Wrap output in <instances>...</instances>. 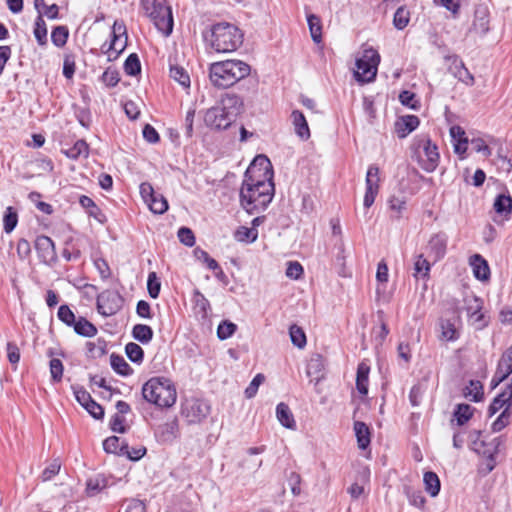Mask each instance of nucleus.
<instances>
[{
  "label": "nucleus",
  "instance_id": "obj_4",
  "mask_svg": "<svg viewBox=\"0 0 512 512\" xmlns=\"http://www.w3.org/2000/svg\"><path fill=\"white\" fill-rule=\"evenodd\" d=\"M143 398L160 408L172 407L177 399V392L172 381L165 377H153L142 387Z\"/></svg>",
  "mask_w": 512,
  "mask_h": 512
},
{
  "label": "nucleus",
  "instance_id": "obj_40",
  "mask_svg": "<svg viewBox=\"0 0 512 512\" xmlns=\"http://www.w3.org/2000/svg\"><path fill=\"white\" fill-rule=\"evenodd\" d=\"M147 204L149 209L155 214H163L168 209V202L166 198L159 193H156Z\"/></svg>",
  "mask_w": 512,
  "mask_h": 512
},
{
  "label": "nucleus",
  "instance_id": "obj_52",
  "mask_svg": "<svg viewBox=\"0 0 512 512\" xmlns=\"http://www.w3.org/2000/svg\"><path fill=\"white\" fill-rule=\"evenodd\" d=\"M236 324L230 321H222L217 328V336L221 340L230 338L236 331Z\"/></svg>",
  "mask_w": 512,
  "mask_h": 512
},
{
  "label": "nucleus",
  "instance_id": "obj_7",
  "mask_svg": "<svg viewBox=\"0 0 512 512\" xmlns=\"http://www.w3.org/2000/svg\"><path fill=\"white\" fill-rule=\"evenodd\" d=\"M380 62V55L372 48L366 49L363 56L356 60V79L360 82H370L374 80L377 73V66Z\"/></svg>",
  "mask_w": 512,
  "mask_h": 512
},
{
  "label": "nucleus",
  "instance_id": "obj_38",
  "mask_svg": "<svg viewBox=\"0 0 512 512\" xmlns=\"http://www.w3.org/2000/svg\"><path fill=\"white\" fill-rule=\"evenodd\" d=\"M65 155L71 159H78L80 156H88V145L84 140H78L75 144L64 151Z\"/></svg>",
  "mask_w": 512,
  "mask_h": 512
},
{
  "label": "nucleus",
  "instance_id": "obj_53",
  "mask_svg": "<svg viewBox=\"0 0 512 512\" xmlns=\"http://www.w3.org/2000/svg\"><path fill=\"white\" fill-rule=\"evenodd\" d=\"M511 412L505 407L497 419L492 423V431L499 432L510 423Z\"/></svg>",
  "mask_w": 512,
  "mask_h": 512
},
{
  "label": "nucleus",
  "instance_id": "obj_31",
  "mask_svg": "<svg viewBox=\"0 0 512 512\" xmlns=\"http://www.w3.org/2000/svg\"><path fill=\"white\" fill-rule=\"evenodd\" d=\"M132 336L142 344H148L153 338V330L145 324H136L132 329Z\"/></svg>",
  "mask_w": 512,
  "mask_h": 512
},
{
  "label": "nucleus",
  "instance_id": "obj_23",
  "mask_svg": "<svg viewBox=\"0 0 512 512\" xmlns=\"http://www.w3.org/2000/svg\"><path fill=\"white\" fill-rule=\"evenodd\" d=\"M354 431L357 438L358 447L362 450L366 449L370 444L369 427L362 421H355Z\"/></svg>",
  "mask_w": 512,
  "mask_h": 512
},
{
  "label": "nucleus",
  "instance_id": "obj_18",
  "mask_svg": "<svg viewBox=\"0 0 512 512\" xmlns=\"http://www.w3.org/2000/svg\"><path fill=\"white\" fill-rule=\"evenodd\" d=\"M420 124V120L415 115H406L401 117L395 123V129L399 138H405L409 133L414 131Z\"/></svg>",
  "mask_w": 512,
  "mask_h": 512
},
{
  "label": "nucleus",
  "instance_id": "obj_32",
  "mask_svg": "<svg viewBox=\"0 0 512 512\" xmlns=\"http://www.w3.org/2000/svg\"><path fill=\"white\" fill-rule=\"evenodd\" d=\"M511 406H512L511 394L510 393L507 394L502 391L499 395H497L494 398V400L492 401V403L489 406L488 411H489L490 415H494L499 410H501L503 407H509V409H510Z\"/></svg>",
  "mask_w": 512,
  "mask_h": 512
},
{
  "label": "nucleus",
  "instance_id": "obj_37",
  "mask_svg": "<svg viewBox=\"0 0 512 512\" xmlns=\"http://www.w3.org/2000/svg\"><path fill=\"white\" fill-rule=\"evenodd\" d=\"M234 237L237 241L240 242L253 243L256 241L258 237V231L254 227L248 228L245 226H241L236 230Z\"/></svg>",
  "mask_w": 512,
  "mask_h": 512
},
{
  "label": "nucleus",
  "instance_id": "obj_64",
  "mask_svg": "<svg viewBox=\"0 0 512 512\" xmlns=\"http://www.w3.org/2000/svg\"><path fill=\"white\" fill-rule=\"evenodd\" d=\"M119 80V74L114 69H107L102 75V81L109 87L116 86Z\"/></svg>",
  "mask_w": 512,
  "mask_h": 512
},
{
  "label": "nucleus",
  "instance_id": "obj_61",
  "mask_svg": "<svg viewBox=\"0 0 512 512\" xmlns=\"http://www.w3.org/2000/svg\"><path fill=\"white\" fill-rule=\"evenodd\" d=\"M472 149L477 153H482L484 156L488 157L491 155V149L485 143V141L481 138H474L470 141Z\"/></svg>",
  "mask_w": 512,
  "mask_h": 512
},
{
  "label": "nucleus",
  "instance_id": "obj_2",
  "mask_svg": "<svg viewBox=\"0 0 512 512\" xmlns=\"http://www.w3.org/2000/svg\"><path fill=\"white\" fill-rule=\"evenodd\" d=\"M206 43L217 53H231L243 43L244 35L234 24L219 22L204 32Z\"/></svg>",
  "mask_w": 512,
  "mask_h": 512
},
{
  "label": "nucleus",
  "instance_id": "obj_57",
  "mask_svg": "<svg viewBox=\"0 0 512 512\" xmlns=\"http://www.w3.org/2000/svg\"><path fill=\"white\" fill-rule=\"evenodd\" d=\"M194 255L197 258V260L205 263L209 269L216 270L218 268V262L215 259L211 258L206 251L200 248H196L194 250Z\"/></svg>",
  "mask_w": 512,
  "mask_h": 512
},
{
  "label": "nucleus",
  "instance_id": "obj_43",
  "mask_svg": "<svg viewBox=\"0 0 512 512\" xmlns=\"http://www.w3.org/2000/svg\"><path fill=\"white\" fill-rule=\"evenodd\" d=\"M409 20H410V13L406 9V7H404V6L399 7L394 14V18H393L394 26L398 30H403L408 25Z\"/></svg>",
  "mask_w": 512,
  "mask_h": 512
},
{
  "label": "nucleus",
  "instance_id": "obj_48",
  "mask_svg": "<svg viewBox=\"0 0 512 512\" xmlns=\"http://www.w3.org/2000/svg\"><path fill=\"white\" fill-rule=\"evenodd\" d=\"M504 443V437L499 436L493 438L491 441L486 442V446L483 447L482 456L496 457L500 450V446Z\"/></svg>",
  "mask_w": 512,
  "mask_h": 512
},
{
  "label": "nucleus",
  "instance_id": "obj_28",
  "mask_svg": "<svg viewBox=\"0 0 512 512\" xmlns=\"http://www.w3.org/2000/svg\"><path fill=\"white\" fill-rule=\"evenodd\" d=\"M474 411H475V408L469 404H466V403L458 404L453 413V416L457 422V425L462 426L465 423H467L473 416Z\"/></svg>",
  "mask_w": 512,
  "mask_h": 512
},
{
  "label": "nucleus",
  "instance_id": "obj_24",
  "mask_svg": "<svg viewBox=\"0 0 512 512\" xmlns=\"http://www.w3.org/2000/svg\"><path fill=\"white\" fill-rule=\"evenodd\" d=\"M423 482L425 491L431 496L436 497L440 492V479L438 475L432 471L424 473Z\"/></svg>",
  "mask_w": 512,
  "mask_h": 512
},
{
  "label": "nucleus",
  "instance_id": "obj_1",
  "mask_svg": "<svg viewBox=\"0 0 512 512\" xmlns=\"http://www.w3.org/2000/svg\"><path fill=\"white\" fill-rule=\"evenodd\" d=\"M272 167L265 155L257 156L245 172L240 189V204L249 214L260 212L274 196Z\"/></svg>",
  "mask_w": 512,
  "mask_h": 512
},
{
  "label": "nucleus",
  "instance_id": "obj_17",
  "mask_svg": "<svg viewBox=\"0 0 512 512\" xmlns=\"http://www.w3.org/2000/svg\"><path fill=\"white\" fill-rule=\"evenodd\" d=\"M449 70L456 78H458L459 81L466 85L472 86L474 84V76L465 67L463 61L457 56L451 58Z\"/></svg>",
  "mask_w": 512,
  "mask_h": 512
},
{
  "label": "nucleus",
  "instance_id": "obj_59",
  "mask_svg": "<svg viewBox=\"0 0 512 512\" xmlns=\"http://www.w3.org/2000/svg\"><path fill=\"white\" fill-rule=\"evenodd\" d=\"M178 238L182 244L188 247H192L195 244V236L190 228L181 227L178 230Z\"/></svg>",
  "mask_w": 512,
  "mask_h": 512
},
{
  "label": "nucleus",
  "instance_id": "obj_29",
  "mask_svg": "<svg viewBox=\"0 0 512 512\" xmlns=\"http://www.w3.org/2000/svg\"><path fill=\"white\" fill-rule=\"evenodd\" d=\"M87 355L91 358H100L107 353V342L98 338L86 343Z\"/></svg>",
  "mask_w": 512,
  "mask_h": 512
},
{
  "label": "nucleus",
  "instance_id": "obj_60",
  "mask_svg": "<svg viewBox=\"0 0 512 512\" xmlns=\"http://www.w3.org/2000/svg\"><path fill=\"white\" fill-rule=\"evenodd\" d=\"M399 100L404 106H407L411 109L417 110L419 107L417 101L415 100V94L408 90H404L400 93Z\"/></svg>",
  "mask_w": 512,
  "mask_h": 512
},
{
  "label": "nucleus",
  "instance_id": "obj_33",
  "mask_svg": "<svg viewBox=\"0 0 512 512\" xmlns=\"http://www.w3.org/2000/svg\"><path fill=\"white\" fill-rule=\"evenodd\" d=\"M473 27L474 30L481 35L489 31V19L485 9L476 11Z\"/></svg>",
  "mask_w": 512,
  "mask_h": 512
},
{
  "label": "nucleus",
  "instance_id": "obj_6",
  "mask_svg": "<svg viewBox=\"0 0 512 512\" xmlns=\"http://www.w3.org/2000/svg\"><path fill=\"white\" fill-rule=\"evenodd\" d=\"M413 149L417 155L418 163L426 172L436 170L440 160L438 147L428 136H419L414 139Z\"/></svg>",
  "mask_w": 512,
  "mask_h": 512
},
{
  "label": "nucleus",
  "instance_id": "obj_11",
  "mask_svg": "<svg viewBox=\"0 0 512 512\" xmlns=\"http://www.w3.org/2000/svg\"><path fill=\"white\" fill-rule=\"evenodd\" d=\"M121 307L122 298L115 291L106 290L97 297V310L103 316L114 315Z\"/></svg>",
  "mask_w": 512,
  "mask_h": 512
},
{
  "label": "nucleus",
  "instance_id": "obj_36",
  "mask_svg": "<svg viewBox=\"0 0 512 512\" xmlns=\"http://www.w3.org/2000/svg\"><path fill=\"white\" fill-rule=\"evenodd\" d=\"M440 339L443 341H454L458 338L456 328L449 320H440Z\"/></svg>",
  "mask_w": 512,
  "mask_h": 512
},
{
  "label": "nucleus",
  "instance_id": "obj_54",
  "mask_svg": "<svg viewBox=\"0 0 512 512\" xmlns=\"http://www.w3.org/2000/svg\"><path fill=\"white\" fill-rule=\"evenodd\" d=\"M483 387L479 381H470V384L468 387H466L465 396L471 397L472 400L475 402H478L483 397Z\"/></svg>",
  "mask_w": 512,
  "mask_h": 512
},
{
  "label": "nucleus",
  "instance_id": "obj_21",
  "mask_svg": "<svg viewBox=\"0 0 512 512\" xmlns=\"http://www.w3.org/2000/svg\"><path fill=\"white\" fill-rule=\"evenodd\" d=\"M107 486L108 480L104 475L98 474L94 477H90L86 482V494L89 497H93Z\"/></svg>",
  "mask_w": 512,
  "mask_h": 512
},
{
  "label": "nucleus",
  "instance_id": "obj_46",
  "mask_svg": "<svg viewBox=\"0 0 512 512\" xmlns=\"http://www.w3.org/2000/svg\"><path fill=\"white\" fill-rule=\"evenodd\" d=\"M494 209L499 214L510 213L512 209V198L509 195H499L494 202Z\"/></svg>",
  "mask_w": 512,
  "mask_h": 512
},
{
  "label": "nucleus",
  "instance_id": "obj_22",
  "mask_svg": "<svg viewBox=\"0 0 512 512\" xmlns=\"http://www.w3.org/2000/svg\"><path fill=\"white\" fill-rule=\"evenodd\" d=\"M471 265L473 267L474 276L479 280H487L490 275L489 266L484 258L480 255L475 254L471 258Z\"/></svg>",
  "mask_w": 512,
  "mask_h": 512
},
{
  "label": "nucleus",
  "instance_id": "obj_5",
  "mask_svg": "<svg viewBox=\"0 0 512 512\" xmlns=\"http://www.w3.org/2000/svg\"><path fill=\"white\" fill-rule=\"evenodd\" d=\"M242 101L236 95H227L220 105L209 108L204 114L205 124L216 130L227 129L234 121Z\"/></svg>",
  "mask_w": 512,
  "mask_h": 512
},
{
  "label": "nucleus",
  "instance_id": "obj_51",
  "mask_svg": "<svg viewBox=\"0 0 512 512\" xmlns=\"http://www.w3.org/2000/svg\"><path fill=\"white\" fill-rule=\"evenodd\" d=\"M147 289L151 298L156 299L159 296L161 283L155 272H150L148 274Z\"/></svg>",
  "mask_w": 512,
  "mask_h": 512
},
{
  "label": "nucleus",
  "instance_id": "obj_16",
  "mask_svg": "<svg viewBox=\"0 0 512 512\" xmlns=\"http://www.w3.org/2000/svg\"><path fill=\"white\" fill-rule=\"evenodd\" d=\"M156 436L161 442H172L178 437L179 424L176 418L159 425L155 431Z\"/></svg>",
  "mask_w": 512,
  "mask_h": 512
},
{
  "label": "nucleus",
  "instance_id": "obj_13",
  "mask_svg": "<svg viewBox=\"0 0 512 512\" xmlns=\"http://www.w3.org/2000/svg\"><path fill=\"white\" fill-rule=\"evenodd\" d=\"M512 373V345L502 354L498 361L496 371L492 377L491 385L497 387Z\"/></svg>",
  "mask_w": 512,
  "mask_h": 512
},
{
  "label": "nucleus",
  "instance_id": "obj_35",
  "mask_svg": "<svg viewBox=\"0 0 512 512\" xmlns=\"http://www.w3.org/2000/svg\"><path fill=\"white\" fill-rule=\"evenodd\" d=\"M430 268V262L423 256V254H420L416 257L413 275L415 278H428Z\"/></svg>",
  "mask_w": 512,
  "mask_h": 512
},
{
  "label": "nucleus",
  "instance_id": "obj_14",
  "mask_svg": "<svg viewBox=\"0 0 512 512\" xmlns=\"http://www.w3.org/2000/svg\"><path fill=\"white\" fill-rule=\"evenodd\" d=\"M35 249L43 263L52 264L56 261L55 246L50 237L45 235L38 236L35 241Z\"/></svg>",
  "mask_w": 512,
  "mask_h": 512
},
{
  "label": "nucleus",
  "instance_id": "obj_10",
  "mask_svg": "<svg viewBox=\"0 0 512 512\" xmlns=\"http://www.w3.org/2000/svg\"><path fill=\"white\" fill-rule=\"evenodd\" d=\"M380 170L379 167L376 165H370L368 167L367 173H366V179H365V195L363 199V205L366 209L370 208L374 201L376 196L379 193L380 188Z\"/></svg>",
  "mask_w": 512,
  "mask_h": 512
},
{
  "label": "nucleus",
  "instance_id": "obj_56",
  "mask_svg": "<svg viewBox=\"0 0 512 512\" xmlns=\"http://www.w3.org/2000/svg\"><path fill=\"white\" fill-rule=\"evenodd\" d=\"M51 378L54 382H60L63 376V364L61 360L53 358L49 363Z\"/></svg>",
  "mask_w": 512,
  "mask_h": 512
},
{
  "label": "nucleus",
  "instance_id": "obj_20",
  "mask_svg": "<svg viewBox=\"0 0 512 512\" xmlns=\"http://www.w3.org/2000/svg\"><path fill=\"white\" fill-rule=\"evenodd\" d=\"M370 367L362 362L358 365L357 376H356V388L358 392L365 396L368 393V382H369Z\"/></svg>",
  "mask_w": 512,
  "mask_h": 512
},
{
  "label": "nucleus",
  "instance_id": "obj_27",
  "mask_svg": "<svg viewBox=\"0 0 512 512\" xmlns=\"http://www.w3.org/2000/svg\"><path fill=\"white\" fill-rule=\"evenodd\" d=\"M72 326L74 331L83 337H93L97 334V328L84 317H79Z\"/></svg>",
  "mask_w": 512,
  "mask_h": 512
},
{
  "label": "nucleus",
  "instance_id": "obj_63",
  "mask_svg": "<svg viewBox=\"0 0 512 512\" xmlns=\"http://www.w3.org/2000/svg\"><path fill=\"white\" fill-rule=\"evenodd\" d=\"M74 395L78 403L84 408L92 401L91 395L82 387H75Z\"/></svg>",
  "mask_w": 512,
  "mask_h": 512
},
{
  "label": "nucleus",
  "instance_id": "obj_9",
  "mask_svg": "<svg viewBox=\"0 0 512 512\" xmlns=\"http://www.w3.org/2000/svg\"><path fill=\"white\" fill-rule=\"evenodd\" d=\"M111 35L112 39L110 43H104L101 47L102 51L108 55L109 61L117 59L127 45L125 25L122 22L115 21Z\"/></svg>",
  "mask_w": 512,
  "mask_h": 512
},
{
  "label": "nucleus",
  "instance_id": "obj_41",
  "mask_svg": "<svg viewBox=\"0 0 512 512\" xmlns=\"http://www.w3.org/2000/svg\"><path fill=\"white\" fill-rule=\"evenodd\" d=\"M18 223V214L13 207L9 206L6 208L3 216L4 231L11 233Z\"/></svg>",
  "mask_w": 512,
  "mask_h": 512
},
{
  "label": "nucleus",
  "instance_id": "obj_8",
  "mask_svg": "<svg viewBox=\"0 0 512 512\" xmlns=\"http://www.w3.org/2000/svg\"><path fill=\"white\" fill-rule=\"evenodd\" d=\"M210 404L202 399L188 398L182 403L181 414L189 424H199L210 414Z\"/></svg>",
  "mask_w": 512,
  "mask_h": 512
},
{
  "label": "nucleus",
  "instance_id": "obj_42",
  "mask_svg": "<svg viewBox=\"0 0 512 512\" xmlns=\"http://www.w3.org/2000/svg\"><path fill=\"white\" fill-rule=\"evenodd\" d=\"M34 36L39 45H45L47 42V28L46 23L40 14L35 21Z\"/></svg>",
  "mask_w": 512,
  "mask_h": 512
},
{
  "label": "nucleus",
  "instance_id": "obj_62",
  "mask_svg": "<svg viewBox=\"0 0 512 512\" xmlns=\"http://www.w3.org/2000/svg\"><path fill=\"white\" fill-rule=\"evenodd\" d=\"M126 512H146V504L144 501L131 498L125 501Z\"/></svg>",
  "mask_w": 512,
  "mask_h": 512
},
{
  "label": "nucleus",
  "instance_id": "obj_12",
  "mask_svg": "<svg viewBox=\"0 0 512 512\" xmlns=\"http://www.w3.org/2000/svg\"><path fill=\"white\" fill-rule=\"evenodd\" d=\"M155 21V25L164 35L171 34L173 29V18L169 7L160 5V8L154 7L146 13Z\"/></svg>",
  "mask_w": 512,
  "mask_h": 512
},
{
  "label": "nucleus",
  "instance_id": "obj_26",
  "mask_svg": "<svg viewBox=\"0 0 512 512\" xmlns=\"http://www.w3.org/2000/svg\"><path fill=\"white\" fill-rule=\"evenodd\" d=\"M103 448L107 453L124 455L125 449H128V444L117 436H111L104 440Z\"/></svg>",
  "mask_w": 512,
  "mask_h": 512
},
{
  "label": "nucleus",
  "instance_id": "obj_3",
  "mask_svg": "<svg viewBox=\"0 0 512 512\" xmlns=\"http://www.w3.org/2000/svg\"><path fill=\"white\" fill-rule=\"evenodd\" d=\"M251 67L241 60H225L212 63L209 67V78L218 88H229L249 76Z\"/></svg>",
  "mask_w": 512,
  "mask_h": 512
},
{
  "label": "nucleus",
  "instance_id": "obj_58",
  "mask_svg": "<svg viewBox=\"0 0 512 512\" xmlns=\"http://www.w3.org/2000/svg\"><path fill=\"white\" fill-rule=\"evenodd\" d=\"M58 318L68 326H72L75 322V315L67 305H61L58 309Z\"/></svg>",
  "mask_w": 512,
  "mask_h": 512
},
{
  "label": "nucleus",
  "instance_id": "obj_25",
  "mask_svg": "<svg viewBox=\"0 0 512 512\" xmlns=\"http://www.w3.org/2000/svg\"><path fill=\"white\" fill-rule=\"evenodd\" d=\"M276 416L278 421L286 428H295V420L287 404L281 402L276 407Z\"/></svg>",
  "mask_w": 512,
  "mask_h": 512
},
{
  "label": "nucleus",
  "instance_id": "obj_34",
  "mask_svg": "<svg viewBox=\"0 0 512 512\" xmlns=\"http://www.w3.org/2000/svg\"><path fill=\"white\" fill-rule=\"evenodd\" d=\"M307 22L311 37L315 43H320L322 40V25L321 20L314 14L307 15Z\"/></svg>",
  "mask_w": 512,
  "mask_h": 512
},
{
  "label": "nucleus",
  "instance_id": "obj_44",
  "mask_svg": "<svg viewBox=\"0 0 512 512\" xmlns=\"http://www.w3.org/2000/svg\"><path fill=\"white\" fill-rule=\"evenodd\" d=\"M124 70H125L126 74H128L130 76H136L137 74L140 73L141 64H140V60H139L137 54L132 53L127 57V59L124 63Z\"/></svg>",
  "mask_w": 512,
  "mask_h": 512
},
{
  "label": "nucleus",
  "instance_id": "obj_15",
  "mask_svg": "<svg viewBox=\"0 0 512 512\" xmlns=\"http://www.w3.org/2000/svg\"><path fill=\"white\" fill-rule=\"evenodd\" d=\"M447 247V237L443 233H438L433 235L427 246L426 251L429 257L433 259L434 262L442 259L446 253Z\"/></svg>",
  "mask_w": 512,
  "mask_h": 512
},
{
  "label": "nucleus",
  "instance_id": "obj_30",
  "mask_svg": "<svg viewBox=\"0 0 512 512\" xmlns=\"http://www.w3.org/2000/svg\"><path fill=\"white\" fill-rule=\"evenodd\" d=\"M110 364H111V367L113 368V370L121 376H129L133 372L130 365L120 355H117L114 353L111 354Z\"/></svg>",
  "mask_w": 512,
  "mask_h": 512
},
{
  "label": "nucleus",
  "instance_id": "obj_55",
  "mask_svg": "<svg viewBox=\"0 0 512 512\" xmlns=\"http://www.w3.org/2000/svg\"><path fill=\"white\" fill-rule=\"evenodd\" d=\"M61 468V462L59 459H54L42 472L41 479L43 482L51 480L56 476Z\"/></svg>",
  "mask_w": 512,
  "mask_h": 512
},
{
  "label": "nucleus",
  "instance_id": "obj_19",
  "mask_svg": "<svg viewBox=\"0 0 512 512\" xmlns=\"http://www.w3.org/2000/svg\"><path fill=\"white\" fill-rule=\"evenodd\" d=\"M291 118L294 125L295 133L302 140H307L310 137V129L303 113L299 110H294L291 113Z\"/></svg>",
  "mask_w": 512,
  "mask_h": 512
},
{
  "label": "nucleus",
  "instance_id": "obj_50",
  "mask_svg": "<svg viewBox=\"0 0 512 512\" xmlns=\"http://www.w3.org/2000/svg\"><path fill=\"white\" fill-rule=\"evenodd\" d=\"M405 494L409 500V503L417 508H423L426 503V499L422 492L419 490H413L411 488L405 489Z\"/></svg>",
  "mask_w": 512,
  "mask_h": 512
},
{
  "label": "nucleus",
  "instance_id": "obj_49",
  "mask_svg": "<svg viewBox=\"0 0 512 512\" xmlns=\"http://www.w3.org/2000/svg\"><path fill=\"white\" fill-rule=\"evenodd\" d=\"M291 342L298 348H303L306 345V335L304 331L297 325H292L289 329Z\"/></svg>",
  "mask_w": 512,
  "mask_h": 512
},
{
  "label": "nucleus",
  "instance_id": "obj_39",
  "mask_svg": "<svg viewBox=\"0 0 512 512\" xmlns=\"http://www.w3.org/2000/svg\"><path fill=\"white\" fill-rule=\"evenodd\" d=\"M170 77L185 88H188L190 86V77L187 71L181 66L171 65Z\"/></svg>",
  "mask_w": 512,
  "mask_h": 512
},
{
  "label": "nucleus",
  "instance_id": "obj_47",
  "mask_svg": "<svg viewBox=\"0 0 512 512\" xmlns=\"http://www.w3.org/2000/svg\"><path fill=\"white\" fill-rule=\"evenodd\" d=\"M68 39V29L65 26H57L52 30L51 40L57 47H62Z\"/></svg>",
  "mask_w": 512,
  "mask_h": 512
},
{
  "label": "nucleus",
  "instance_id": "obj_45",
  "mask_svg": "<svg viewBox=\"0 0 512 512\" xmlns=\"http://www.w3.org/2000/svg\"><path fill=\"white\" fill-rule=\"evenodd\" d=\"M127 357L134 363H141L144 357L143 349L136 343L130 342L125 346Z\"/></svg>",
  "mask_w": 512,
  "mask_h": 512
}]
</instances>
